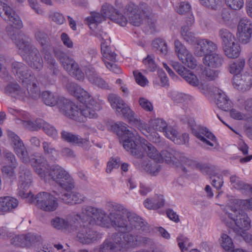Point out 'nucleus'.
<instances>
[{"mask_svg": "<svg viewBox=\"0 0 252 252\" xmlns=\"http://www.w3.org/2000/svg\"><path fill=\"white\" fill-rule=\"evenodd\" d=\"M106 206L110 212L108 218L110 224L117 231L129 233L134 230L144 232L150 231V226L147 222L135 213L127 212L122 205L109 201Z\"/></svg>", "mask_w": 252, "mask_h": 252, "instance_id": "nucleus-1", "label": "nucleus"}, {"mask_svg": "<svg viewBox=\"0 0 252 252\" xmlns=\"http://www.w3.org/2000/svg\"><path fill=\"white\" fill-rule=\"evenodd\" d=\"M118 129L119 141L122 143L124 148L137 158H141L143 151L148 156L157 162L161 158L160 153L156 148L145 139L141 138L136 130L127 128V125L120 122L115 126Z\"/></svg>", "mask_w": 252, "mask_h": 252, "instance_id": "nucleus-2", "label": "nucleus"}, {"mask_svg": "<svg viewBox=\"0 0 252 252\" xmlns=\"http://www.w3.org/2000/svg\"><path fill=\"white\" fill-rule=\"evenodd\" d=\"M7 30L8 35L18 48L19 54L29 66L37 71L41 70L43 59L37 48L32 44V40L11 27Z\"/></svg>", "mask_w": 252, "mask_h": 252, "instance_id": "nucleus-3", "label": "nucleus"}, {"mask_svg": "<svg viewBox=\"0 0 252 252\" xmlns=\"http://www.w3.org/2000/svg\"><path fill=\"white\" fill-rule=\"evenodd\" d=\"M242 203L237 201L234 206H228L224 210V215L220 217L222 222L227 226L232 228L238 235H242L244 231L251 227V220L248 215L239 208L238 204Z\"/></svg>", "mask_w": 252, "mask_h": 252, "instance_id": "nucleus-4", "label": "nucleus"}, {"mask_svg": "<svg viewBox=\"0 0 252 252\" xmlns=\"http://www.w3.org/2000/svg\"><path fill=\"white\" fill-rule=\"evenodd\" d=\"M7 135L13 144L15 152L23 162H30L35 172L40 177L45 176L48 166L47 160L43 156L30 158L28 152L20 137L13 131L7 130Z\"/></svg>", "mask_w": 252, "mask_h": 252, "instance_id": "nucleus-5", "label": "nucleus"}, {"mask_svg": "<svg viewBox=\"0 0 252 252\" xmlns=\"http://www.w3.org/2000/svg\"><path fill=\"white\" fill-rule=\"evenodd\" d=\"M7 135L13 144L15 152L23 162H30L35 172L40 177L45 176L48 166L47 160L43 156L30 158L28 152L20 137L13 131L7 130Z\"/></svg>", "mask_w": 252, "mask_h": 252, "instance_id": "nucleus-6", "label": "nucleus"}, {"mask_svg": "<svg viewBox=\"0 0 252 252\" xmlns=\"http://www.w3.org/2000/svg\"><path fill=\"white\" fill-rule=\"evenodd\" d=\"M37 80L35 79L25 83L27 85L26 89L21 88L17 83H11L5 88V94L12 97L21 101H28L30 99L37 100L40 96V90L37 85Z\"/></svg>", "mask_w": 252, "mask_h": 252, "instance_id": "nucleus-7", "label": "nucleus"}, {"mask_svg": "<svg viewBox=\"0 0 252 252\" xmlns=\"http://www.w3.org/2000/svg\"><path fill=\"white\" fill-rule=\"evenodd\" d=\"M106 213L103 210L97 209L92 206H86L82 209L80 214H73L71 222H77V219H82L85 220V225L90 224L94 225V224L101 225L105 224Z\"/></svg>", "mask_w": 252, "mask_h": 252, "instance_id": "nucleus-8", "label": "nucleus"}, {"mask_svg": "<svg viewBox=\"0 0 252 252\" xmlns=\"http://www.w3.org/2000/svg\"><path fill=\"white\" fill-rule=\"evenodd\" d=\"M72 216L70 220V224L72 226V230L77 231V240L83 244H90L97 240L101 235L96 231L92 228V225H84L85 220L82 219L78 220L74 223L71 222Z\"/></svg>", "mask_w": 252, "mask_h": 252, "instance_id": "nucleus-9", "label": "nucleus"}, {"mask_svg": "<svg viewBox=\"0 0 252 252\" xmlns=\"http://www.w3.org/2000/svg\"><path fill=\"white\" fill-rule=\"evenodd\" d=\"M48 168L46 175L41 178H44L48 173L51 179L61 189L68 191L71 190L75 186L73 179L70 175L61 166L58 165H54L50 167L47 162Z\"/></svg>", "mask_w": 252, "mask_h": 252, "instance_id": "nucleus-10", "label": "nucleus"}, {"mask_svg": "<svg viewBox=\"0 0 252 252\" xmlns=\"http://www.w3.org/2000/svg\"><path fill=\"white\" fill-rule=\"evenodd\" d=\"M185 124H187L192 133L205 143L206 145L213 147V142H216V138L214 135L210 132L206 127L197 125L194 119L191 117H185L181 119Z\"/></svg>", "mask_w": 252, "mask_h": 252, "instance_id": "nucleus-11", "label": "nucleus"}, {"mask_svg": "<svg viewBox=\"0 0 252 252\" xmlns=\"http://www.w3.org/2000/svg\"><path fill=\"white\" fill-rule=\"evenodd\" d=\"M32 203H34L38 208L45 211L51 212L55 210L58 205L57 199L51 194L47 192L38 193L35 197L33 195L30 197Z\"/></svg>", "mask_w": 252, "mask_h": 252, "instance_id": "nucleus-12", "label": "nucleus"}, {"mask_svg": "<svg viewBox=\"0 0 252 252\" xmlns=\"http://www.w3.org/2000/svg\"><path fill=\"white\" fill-rule=\"evenodd\" d=\"M7 1V0H0V16L9 25L7 27L6 30L11 27L19 32L17 29L23 27L22 22L15 12L8 6ZM6 32H7V30Z\"/></svg>", "mask_w": 252, "mask_h": 252, "instance_id": "nucleus-13", "label": "nucleus"}, {"mask_svg": "<svg viewBox=\"0 0 252 252\" xmlns=\"http://www.w3.org/2000/svg\"><path fill=\"white\" fill-rule=\"evenodd\" d=\"M19 192L18 194L22 198L30 197L31 191L28 189L32 183V173L31 171L24 166H21L19 172Z\"/></svg>", "mask_w": 252, "mask_h": 252, "instance_id": "nucleus-14", "label": "nucleus"}, {"mask_svg": "<svg viewBox=\"0 0 252 252\" xmlns=\"http://www.w3.org/2000/svg\"><path fill=\"white\" fill-rule=\"evenodd\" d=\"M66 87L69 93L82 103L92 106L95 104V101L92 96L75 83L68 82Z\"/></svg>", "mask_w": 252, "mask_h": 252, "instance_id": "nucleus-15", "label": "nucleus"}, {"mask_svg": "<svg viewBox=\"0 0 252 252\" xmlns=\"http://www.w3.org/2000/svg\"><path fill=\"white\" fill-rule=\"evenodd\" d=\"M43 57L47 64V68L49 70L52 78L49 79L48 77H47V78H45L44 80H43L42 79L43 76L40 75L39 76L38 79L42 84L47 86L53 84L55 82V79L59 74L60 71L58 63L56 62L51 53L45 54V55H43Z\"/></svg>", "mask_w": 252, "mask_h": 252, "instance_id": "nucleus-16", "label": "nucleus"}, {"mask_svg": "<svg viewBox=\"0 0 252 252\" xmlns=\"http://www.w3.org/2000/svg\"><path fill=\"white\" fill-rule=\"evenodd\" d=\"M22 122L23 125L30 130L33 131L42 128L48 136L53 138L57 136L58 132L56 128L42 119H37L34 122L31 120L22 121Z\"/></svg>", "mask_w": 252, "mask_h": 252, "instance_id": "nucleus-17", "label": "nucleus"}, {"mask_svg": "<svg viewBox=\"0 0 252 252\" xmlns=\"http://www.w3.org/2000/svg\"><path fill=\"white\" fill-rule=\"evenodd\" d=\"M98 109L97 103L92 106L89 104H86L79 107L77 106V109L76 110L75 113L74 115L73 120L81 123L85 122L86 118H96L97 115L95 110Z\"/></svg>", "mask_w": 252, "mask_h": 252, "instance_id": "nucleus-18", "label": "nucleus"}, {"mask_svg": "<svg viewBox=\"0 0 252 252\" xmlns=\"http://www.w3.org/2000/svg\"><path fill=\"white\" fill-rule=\"evenodd\" d=\"M116 237V243L118 244L119 251L127 250L129 249L135 248L137 245V236L128 233H124L122 234L119 232H114Z\"/></svg>", "mask_w": 252, "mask_h": 252, "instance_id": "nucleus-19", "label": "nucleus"}, {"mask_svg": "<svg viewBox=\"0 0 252 252\" xmlns=\"http://www.w3.org/2000/svg\"><path fill=\"white\" fill-rule=\"evenodd\" d=\"M195 47L194 54L198 57L206 56L215 52L218 47L216 43L207 39H198Z\"/></svg>", "mask_w": 252, "mask_h": 252, "instance_id": "nucleus-20", "label": "nucleus"}, {"mask_svg": "<svg viewBox=\"0 0 252 252\" xmlns=\"http://www.w3.org/2000/svg\"><path fill=\"white\" fill-rule=\"evenodd\" d=\"M124 13L127 17L129 23L133 26L138 27L142 23L143 16L138 6L134 3H128L125 8Z\"/></svg>", "mask_w": 252, "mask_h": 252, "instance_id": "nucleus-21", "label": "nucleus"}, {"mask_svg": "<svg viewBox=\"0 0 252 252\" xmlns=\"http://www.w3.org/2000/svg\"><path fill=\"white\" fill-rule=\"evenodd\" d=\"M232 84L235 88L242 91L249 90L252 85V76L248 73L234 75Z\"/></svg>", "mask_w": 252, "mask_h": 252, "instance_id": "nucleus-22", "label": "nucleus"}, {"mask_svg": "<svg viewBox=\"0 0 252 252\" xmlns=\"http://www.w3.org/2000/svg\"><path fill=\"white\" fill-rule=\"evenodd\" d=\"M56 105L61 113L67 117L73 120L74 115L77 109V105L63 97H60Z\"/></svg>", "mask_w": 252, "mask_h": 252, "instance_id": "nucleus-23", "label": "nucleus"}, {"mask_svg": "<svg viewBox=\"0 0 252 252\" xmlns=\"http://www.w3.org/2000/svg\"><path fill=\"white\" fill-rule=\"evenodd\" d=\"M133 123L136 125L138 129L145 135L149 140L154 143L160 142V138L155 132L152 133V129L145 122L137 119Z\"/></svg>", "mask_w": 252, "mask_h": 252, "instance_id": "nucleus-24", "label": "nucleus"}, {"mask_svg": "<svg viewBox=\"0 0 252 252\" xmlns=\"http://www.w3.org/2000/svg\"><path fill=\"white\" fill-rule=\"evenodd\" d=\"M18 205V201L17 199L9 196L0 197V213L4 214L11 212L15 209Z\"/></svg>", "mask_w": 252, "mask_h": 252, "instance_id": "nucleus-25", "label": "nucleus"}, {"mask_svg": "<svg viewBox=\"0 0 252 252\" xmlns=\"http://www.w3.org/2000/svg\"><path fill=\"white\" fill-rule=\"evenodd\" d=\"M69 191L62 194L61 195L55 191L53 192L59 196V199L65 204H80L84 201L85 197L82 194L76 192H69Z\"/></svg>", "mask_w": 252, "mask_h": 252, "instance_id": "nucleus-26", "label": "nucleus"}, {"mask_svg": "<svg viewBox=\"0 0 252 252\" xmlns=\"http://www.w3.org/2000/svg\"><path fill=\"white\" fill-rule=\"evenodd\" d=\"M115 233H112L109 237L99 245L98 252H118L119 251L118 244L116 243Z\"/></svg>", "mask_w": 252, "mask_h": 252, "instance_id": "nucleus-27", "label": "nucleus"}, {"mask_svg": "<svg viewBox=\"0 0 252 252\" xmlns=\"http://www.w3.org/2000/svg\"><path fill=\"white\" fill-rule=\"evenodd\" d=\"M203 61L204 64L209 67L217 68L222 65L223 58L220 55L214 52L210 54H206L203 57Z\"/></svg>", "mask_w": 252, "mask_h": 252, "instance_id": "nucleus-28", "label": "nucleus"}, {"mask_svg": "<svg viewBox=\"0 0 252 252\" xmlns=\"http://www.w3.org/2000/svg\"><path fill=\"white\" fill-rule=\"evenodd\" d=\"M34 36L41 46V52L43 55L50 53V45L48 35L41 31L35 32Z\"/></svg>", "mask_w": 252, "mask_h": 252, "instance_id": "nucleus-29", "label": "nucleus"}, {"mask_svg": "<svg viewBox=\"0 0 252 252\" xmlns=\"http://www.w3.org/2000/svg\"><path fill=\"white\" fill-rule=\"evenodd\" d=\"M54 53L55 57L60 61L64 69L68 72L70 68H71V67L72 64H73V62H75V60L68 56L64 52L60 49L54 50Z\"/></svg>", "mask_w": 252, "mask_h": 252, "instance_id": "nucleus-30", "label": "nucleus"}, {"mask_svg": "<svg viewBox=\"0 0 252 252\" xmlns=\"http://www.w3.org/2000/svg\"><path fill=\"white\" fill-rule=\"evenodd\" d=\"M216 104L221 110L227 111L231 107V101L228 98L225 93L221 90H218L215 94Z\"/></svg>", "mask_w": 252, "mask_h": 252, "instance_id": "nucleus-31", "label": "nucleus"}, {"mask_svg": "<svg viewBox=\"0 0 252 252\" xmlns=\"http://www.w3.org/2000/svg\"><path fill=\"white\" fill-rule=\"evenodd\" d=\"M161 158L157 162H161L165 160L166 162L169 164H177L179 161L181 153L175 151L170 152L166 150L161 151L160 154Z\"/></svg>", "mask_w": 252, "mask_h": 252, "instance_id": "nucleus-32", "label": "nucleus"}, {"mask_svg": "<svg viewBox=\"0 0 252 252\" xmlns=\"http://www.w3.org/2000/svg\"><path fill=\"white\" fill-rule=\"evenodd\" d=\"M103 40L101 44V51L104 63H105V61L116 62L117 55L109 46L106 45L105 41Z\"/></svg>", "mask_w": 252, "mask_h": 252, "instance_id": "nucleus-33", "label": "nucleus"}, {"mask_svg": "<svg viewBox=\"0 0 252 252\" xmlns=\"http://www.w3.org/2000/svg\"><path fill=\"white\" fill-rule=\"evenodd\" d=\"M108 100L112 107L115 109L117 114L122 111V108L126 104L122 98L115 94H109Z\"/></svg>", "mask_w": 252, "mask_h": 252, "instance_id": "nucleus-34", "label": "nucleus"}, {"mask_svg": "<svg viewBox=\"0 0 252 252\" xmlns=\"http://www.w3.org/2000/svg\"><path fill=\"white\" fill-rule=\"evenodd\" d=\"M219 36L221 39L222 48L235 42V37L226 29H221L219 32Z\"/></svg>", "mask_w": 252, "mask_h": 252, "instance_id": "nucleus-35", "label": "nucleus"}, {"mask_svg": "<svg viewBox=\"0 0 252 252\" xmlns=\"http://www.w3.org/2000/svg\"><path fill=\"white\" fill-rule=\"evenodd\" d=\"M182 39L188 44L192 45L197 43L198 39L194 36V33L190 31L189 28L183 26L181 27L180 31Z\"/></svg>", "mask_w": 252, "mask_h": 252, "instance_id": "nucleus-36", "label": "nucleus"}, {"mask_svg": "<svg viewBox=\"0 0 252 252\" xmlns=\"http://www.w3.org/2000/svg\"><path fill=\"white\" fill-rule=\"evenodd\" d=\"M73 214L70 215L68 218V221L65 220L64 219L58 217H56L53 219L51 223L52 225L57 229H62L70 228L72 229V226L70 224V220L71 216Z\"/></svg>", "mask_w": 252, "mask_h": 252, "instance_id": "nucleus-37", "label": "nucleus"}, {"mask_svg": "<svg viewBox=\"0 0 252 252\" xmlns=\"http://www.w3.org/2000/svg\"><path fill=\"white\" fill-rule=\"evenodd\" d=\"M60 97L50 91H44L42 94L43 102L46 105L54 106L56 105Z\"/></svg>", "mask_w": 252, "mask_h": 252, "instance_id": "nucleus-38", "label": "nucleus"}, {"mask_svg": "<svg viewBox=\"0 0 252 252\" xmlns=\"http://www.w3.org/2000/svg\"><path fill=\"white\" fill-rule=\"evenodd\" d=\"M245 65V61L244 59H239L229 64L228 70L230 73L239 75L243 70Z\"/></svg>", "mask_w": 252, "mask_h": 252, "instance_id": "nucleus-39", "label": "nucleus"}, {"mask_svg": "<svg viewBox=\"0 0 252 252\" xmlns=\"http://www.w3.org/2000/svg\"><path fill=\"white\" fill-rule=\"evenodd\" d=\"M225 55L229 58H237L240 53L239 45L235 42L223 48Z\"/></svg>", "mask_w": 252, "mask_h": 252, "instance_id": "nucleus-40", "label": "nucleus"}, {"mask_svg": "<svg viewBox=\"0 0 252 252\" xmlns=\"http://www.w3.org/2000/svg\"><path fill=\"white\" fill-rule=\"evenodd\" d=\"M153 47L159 53L165 55L168 52L167 45L164 40L158 38L153 41Z\"/></svg>", "mask_w": 252, "mask_h": 252, "instance_id": "nucleus-41", "label": "nucleus"}, {"mask_svg": "<svg viewBox=\"0 0 252 252\" xmlns=\"http://www.w3.org/2000/svg\"><path fill=\"white\" fill-rule=\"evenodd\" d=\"M24 247H30L39 244L41 242V237L39 235L28 233L25 235Z\"/></svg>", "mask_w": 252, "mask_h": 252, "instance_id": "nucleus-42", "label": "nucleus"}, {"mask_svg": "<svg viewBox=\"0 0 252 252\" xmlns=\"http://www.w3.org/2000/svg\"><path fill=\"white\" fill-rule=\"evenodd\" d=\"M101 12L103 14L105 18H107L112 20L118 11L112 5L105 3L102 6Z\"/></svg>", "mask_w": 252, "mask_h": 252, "instance_id": "nucleus-43", "label": "nucleus"}, {"mask_svg": "<svg viewBox=\"0 0 252 252\" xmlns=\"http://www.w3.org/2000/svg\"><path fill=\"white\" fill-rule=\"evenodd\" d=\"M16 166L12 165H5L2 167L1 171L4 178L8 179L10 182L16 179V174L14 168Z\"/></svg>", "mask_w": 252, "mask_h": 252, "instance_id": "nucleus-44", "label": "nucleus"}, {"mask_svg": "<svg viewBox=\"0 0 252 252\" xmlns=\"http://www.w3.org/2000/svg\"><path fill=\"white\" fill-rule=\"evenodd\" d=\"M219 74V71L217 70L205 67L202 70L201 77L206 79L207 81H212L218 78Z\"/></svg>", "mask_w": 252, "mask_h": 252, "instance_id": "nucleus-45", "label": "nucleus"}, {"mask_svg": "<svg viewBox=\"0 0 252 252\" xmlns=\"http://www.w3.org/2000/svg\"><path fill=\"white\" fill-rule=\"evenodd\" d=\"M174 46L175 52L181 61L183 60L186 55H187L189 53L185 46L178 39L175 40Z\"/></svg>", "mask_w": 252, "mask_h": 252, "instance_id": "nucleus-46", "label": "nucleus"}, {"mask_svg": "<svg viewBox=\"0 0 252 252\" xmlns=\"http://www.w3.org/2000/svg\"><path fill=\"white\" fill-rule=\"evenodd\" d=\"M43 153L45 156L49 157H52L57 154V151L54 145L51 142L44 141L42 143Z\"/></svg>", "mask_w": 252, "mask_h": 252, "instance_id": "nucleus-47", "label": "nucleus"}, {"mask_svg": "<svg viewBox=\"0 0 252 252\" xmlns=\"http://www.w3.org/2000/svg\"><path fill=\"white\" fill-rule=\"evenodd\" d=\"M71 68L68 72L69 74L77 80H82L84 78V74L80 68L78 64L76 62H73Z\"/></svg>", "mask_w": 252, "mask_h": 252, "instance_id": "nucleus-48", "label": "nucleus"}, {"mask_svg": "<svg viewBox=\"0 0 252 252\" xmlns=\"http://www.w3.org/2000/svg\"><path fill=\"white\" fill-rule=\"evenodd\" d=\"M159 197L158 203L153 202L152 198H147L144 202L145 207L148 209H158L163 206L164 203L163 195L160 194Z\"/></svg>", "mask_w": 252, "mask_h": 252, "instance_id": "nucleus-49", "label": "nucleus"}, {"mask_svg": "<svg viewBox=\"0 0 252 252\" xmlns=\"http://www.w3.org/2000/svg\"><path fill=\"white\" fill-rule=\"evenodd\" d=\"M185 81L193 86H197L199 84V80L197 76L187 69L181 76Z\"/></svg>", "mask_w": 252, "mask_h": 252, "instance_id": "nucleus-50", "label": "nucleus"}, {"mask_svg": "<svg viewBox=\"0 0 252 252\" xmlns=\"http://www.w3.org/2000/svg\"><path fill=\"white\" fill-rule=\"evenodd\" d=\"M105 19L103 14H102L97 12H93L91 13V16L87 17L86 19L88 24L90 25L91 24H94L96 25L98 23H100L102 21Z\"/></svg>", "mask_w": 252, "mask_h": 252, "instance_id": "nucleus-51", "label": "nucleus"}, {"mask_svg": "<svg viewBox=\"0 0 252 252\" xmlns=\"http://www.w3.org/2000/svg\"><path fill=\"white\" fill-rule=\"evenodd\" d=\"M21 76H18L17 77L24 84L26 83L32 81L35 78L34 76L32 74V71L27 66V69L25 71L20 72Z\"/></svg>", "mask_w": 252, "mask_h": 252, "instance_id": "nucleus-52", "label": "nucleus"}, {"mask_svg": "<svg viewBox=\"0 0 252 252\" xmlns=\"http://www.w3.org/2000/svg\"><path fill=\"white\" fill-rule=\"evenodd\" d=\"M158 162L156 161H154L153 162H148L145 167V170L152 176L157 175L160 170V166L158 164Z\"/></svg>", "mask_w": 252, "mask_h": 252, "instance_id": "nucleus-53", "label": "nucleus"}, {"mask_svg": "<svg viewBox=\"0 0 252 252\" xmlns=\"http://www.w3.org/2000/svg\"><path fill=\"white\" fill-rule=\"evenodd\" d=\"M134 114V112L126 104L122 108V111L118 114V115H123L125 118L131 122H134L137 119L135 117Z\"/></svg>", "mask_w": 252, "mask_h": 252, "instance_id": "nucleus-54", "label": "nucleus"}, {"mask_svg": "<svg viewBox=\"0 0 252 252\" xmlns=\"http://www.w3.org/2000/svg\"><path fill=\"white\" fill-rule=\"evenodd\" d=\"M27 65L22 62L14 61L11 63V69L16 77L21 76L20 72L27 69Z\"/></svg>", "mask_w": 252, "mask_h": 252, "instance_id": "nucleus-55", "label": "nucleus"}, {"mask_svg": "<svg viewBox=\"0 0 252 252\" xmlns=\"http://www.w3.org/2000/svg\"><path fill=\"white\" fill-rule=\"evenodd\" d=\"M171 98L173 101L177 103H182L189 100L190 96L184 93L173 92L171 94Z\"/></svg>", "mask_w": 252, "mask_h": 252, "instance_id": "nucleus-56", "label": "nucleus"}, {"mask_svg": "<svg viewBox=\"0 0 252 252\" xmlns=\"http://www.w3.org/2000/svg\"><path fill=\"white\" fill-rule=\"evenodd\" d=\"M238 32L252 31V25L250 21L247 19H242L237 28Z\"/></svg>", "mask_w": 252, "mask_h": 252, "instance_id": "nucleus-57", "label": "nucleus"}, {"mask_svg": "<svg viewBox=\"0 0 252 252\" xmlns=\"http://www.w3.org/2000/svg\"><path fill=\"white\" fill-rule=\"evenodd\" d=\"M71 143L76 144L79 146H82L87 149L89 146V141L87 138H83L79 135L74 134Z\"/></svg>", "mask_w": 252, "mask_h": 252, "instance_id": "nucleus-58", "label": "nucleus"}, {"mask_svg": "<svg viewBox=\"0 0 252 252\" xmlns=\"http://www.w3.org/2000/svg\"><path fill=\"white\" fill-rule=\"evenodd\" d=\"M203 6L208 8L217 10L220 6V0H199Z\"/></svg>", "mask_w": 252, "mask_h": 252, "instance_id": "nucleus-59", "label": "nucleus"}, {"mask_svg": "<svg viewBox=\"0 0 252 252\" xmlns=\"http://www.w3.org/2000/svg\"><path fill=\"white\" fill-rule=\"evenodd\" d=\"M230 181L233 187L238 189H245L247 184L241 181L239 177L236 175H232L230 177Z\"/></svg>", "mask_w": 252, "mask_h": 252, "instance_id": "nucleus-60", "label": "nucleus"}, {"mask_svg": "<svg viewBox=\"0 0 252 252\" xmlns=\"http://www.w3.org/2000/svg\"><path fill=\"white\" fill-rule=\"evenodd\" d=\"M153 126L155 129L163 133L167 127V125L163 119H156L153 121Z\"/></svg>", "mask_w": 252, "mask_h": 252, "instance_id": "nucleus-61", "label": "nucleus"}, {"mask_svg": "<svg viewBox=\"0 0 252 252\" xmlns=\"http://www.w3.org/2000/svg\"><path fill=\"white\" fill-rule=\"evenodd\" d=\"M181 61L191 69L194 68L197 65V62L190 53L186 55Z\"/></svg>", "mask_w": 252, "mask_h": 252, "instance_id": "nucleus-62", "label": "nucleus"}, {"mask_svg": "<svg viewBox=\"0 0 252 252\" xmlns=\"http://www.w3.org/2000/svg\"><path fill=\"white\" fill-rule=\"evenodd\" d=\"M210 180L212 181V185L217 189H219L222 187L223 181L221 175H214L210 177Z\"/></svg>", "mask_w": 252, "mask_h": 252, "instance_id": "nucleus-63", "label": "nucleus"}, {"mask_svg": "<svg viewBox=\"0 0 252 252\" xmlns=\"http://www.w3.org/2000/svg\"><path fill=\"white\" fill-rule=\"evenodd\" d=\"M143 63L149 71H154L155 70L157 65L154 60V56L153 55H148L147 58L143 60Z\"/></svg>", "mask_w": 252, "mask_h": 252, "instance_id": "nucleus-64", "label": "nucleus"}]
</instances>
